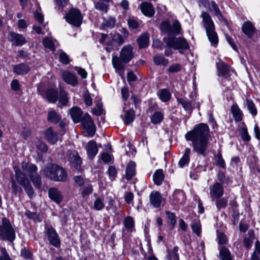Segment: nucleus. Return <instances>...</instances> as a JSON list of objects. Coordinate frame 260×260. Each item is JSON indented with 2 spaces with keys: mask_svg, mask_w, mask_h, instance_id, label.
I'll return each instance as SVG.
<instances>
[{
  "mask_svg": "<svg viewBox=\"0 0 260 260\" xmlns=\"http://www.w3.org/2000/svg\"><path fill=\"white\" fill-rule=\"evenodd\" d=\"M67 154L68 161L73 167L78 168L80 166L82 160L77 151L69 150L67 152Z\"/></svg>",
  "mask_w": 260,
  "mask_h": 260,
  "instance_id": "f8f14e48",
  "label": "nucleus"
},
{
  "mask_svg": "<svg viewBox=\"0 0 260 260\" xmlns=\"http://www.w3.org/2000/svg\"><path fill=\"white\" fill-rule=\"evenodd\" d=\"M181 70V66L178 63H175L171 66L168 69L170 73L178 72Z\"/></svg>",
  "mask_w": 260,
  "mask_h": 260,
  "instance_id": "0e129e2a",
  "label": "nucleus"
},
{
  "mask_svg": "<svg viewBox=\"0 0 260 260\" xmlns=\"http://www.w3.org/2000/svg\"><path fill=\"white\" fill-rule=\"evenodd\" d=\"M45 137L48 142L52 144H55L58 140V134L54 132L53 129L51 127L46 129Z\"/></svg>",
  "mask_w": 260,
  "mask_h": 260,
  "instance_id": "aec40b11",
  "label": "nucleus"
},
{
  "mask_svg": "<svg viewBox=\"0 0 260 260\" xmlns=\"http://www.w3.org/2000/svg\"><path fill=\"white\" fill-rule=\"evenodd\" d=\"M13 70L16 74L23 75L27 74L30 70V68L24 63H21L14 65Z\"/></svg>",
  "mask_w": 260,
  "mask_h": 260,
  "instance_id": "a211bd4d",
  "label": "nucleus"
},
{
  "mask_svg": "<svg viewBox=\"0 0 260 260\" xmlns=\"http://www.w3.org/2000/svg\"><path fill=\"white\" fill-rule=\"evenodd\" d=\"M231 111L236 122L241 121L243 119V113L236 103L232 105Z\"/></svg>",
  "mask_w": 260,
  "mask_h": 260,
  "instance_id": "b1692460",
  "label": "nucleus"
},
{
  "mask_svg": "<svg viewBox=\"0 0 260 260\" xmlns=\"http://www.w3.org/2000/svg\"><path fill=\"white\" fill-rule=\"evenodd\" d=\"M215 161L216 162V165L220 167L225 169V164L224 159H223L221 153H218L215 156Z\"/></svg>",
  "mask_w": 260,
  "mask_h": 260,
  "instance_id": "3c124183",
  "label": "nucleus"
},
{
  "mask_svg": "<svg viewBox=\"0 0 260 260\" xmlns=\"http://www.w3.org/2000/svg\"><path fill=\"white\" fill-rule=\"evenodd\" d=\"M48 194L49 198L58 204H60L62 200V196L61 193L55 188L49 189Z\"/></svg>",
  "mask_w": 260,
  "mask_h": 260,
  "instance_id": "6ab92c4d",
  "label": "nucleus"
},
{
  "mask_svg": "<svg viewBox=\"0 0 260 260\" xmlns=\"http://www.w3.org/2000/svg\"><path fill=\"white\" fill-rule=\"evenodd\" d=\"M108 173L110 179L111 180H114L117 174V170L115 167L114 166L109 167L108 170Z\"/></svg>",
  "mask_w": 260,
  "mask_h": 260,
  "instance_id": "052dcab7",
  "label": "nucleus"
},
{
  "mask_svg": "<svg viewBox=\"0 0 260 260\" xmlns=\"http://www.w3.org/2000/svg\"><path fill=\"white\" fill-rule=\"evenodd\" d=\"M190 149L186 148L185 150L184 153L182 157L180 158L178 162V165L180 168H183L185 165L188 164L190 157Z\"/></svg>",
  "mask_w": 260,
  "mask_h": 260,
  "instance_id": "c756f323",
  "label": "nucleus"
},
{
  "mask_svg": "<svg viewBox=\"0 0 260 260\" xmlns=\"http://www.w3.org/2000/svg\"><path fill=\"white\" fill-rule=\"evenodd\" d=\"M219 256L220 260H233L231 252L227 247L222 246L219 248Z\"/></svg>",
  "mask_w": 260,
  "mask_h": 260,
  "instance_id": "393cba45",
  "label": "nucleus"
},
{
  "mask_svg": "<svg viewBox=\"0 0 260 260\" xmlns=\"http://www.w3.org/2000/svg\"><path fill=\"white\" fill-rule=\"evenodd\" d=\"M164 177L162 170L158 169L156 170L153 176V181L155 184L157 185L161 184L162 181L164 179Z\"/></svg>",
  "mask_w": 260,
  "mask_h": 260,
  "instance_id": "473e14b6",
  "label": "nucleus"
},
{
  "mask_svg": "<svg viewBox=\"0 0 260 260\" xmlns=\"http://www.w3.org/2000/svg\"><path fill=\"white\" fill-rule=\"evenodd\" d=\"M242 31L249 38H251L255 31V28L250 22H245L242 26Z\"/></svg>",
  "mask_w": 260,
  "mask_h": 260,
  "instance_id": "bb28decb",
  "label": "nucleus"
},
{
  "mask_svg": "<svg viewBox=\"0 0 260 260\" xmlns=\"http://www.w3.org/2000/svg\"><path fill=\"white\" fill-rule=\"evenodd\" d=\"M245 105L249 112L252 116H255L257 114V109L253 102L250 100L246 99Z\"/></svg>",
  "mask_w": 260,
  "mask_h": 260,
  "instance_id": "37998d69",
  "label": "nucleus"
},
{
  "mask_svg": "<svg viewBox=\"0 0 260 260\" xmlns=\"http://www.w3.org/2000/svg\"><path fill=\"white\" fill-rule=\"evenodd\" d=\"M65 19L69 23L79 27L82 23L83 16L78 9L72 8L66 14Z\"/></svg>",
  "mask_w": 260,
  "mask_h": 260,
  "instance_id": "6e6552de",
  "label": "nucleus"
},
{
  "mask_svg": "<svg viewBox=\"0 0 260 260\" xmlns=\"http://www.w3.org/2000/svg\"><path fill=\"white\" fill-rule=\"evenodd\" d=\"M141 12L148 17H152L155 13L154 9L152 5L148 2H145L141 3L140 6Z\"/></svg>",
  "mask_w": 260,
  "mask_h": 260,
  "instance_id": "2eb2a0df",
  "label": "nucleus"
},
{
  "mask_svg": "<svg viewBox=\"0 0 260 260\" xmlns=\"http://www.w3.org/2000/svg\"><path fill=\"white\" fill-rule=\"evenodd\" d=\"M1 252L2 255L0 256V260H12L5 248H1Z\"/></svg>",
  "mask_w": 260,
  "mask_h": 260,
  "instance_id": "338daca9",
  "label": "nucleus"
},
{
  "mask_svg": "<svg viewBox=\"0 0 260 260\" xmlns=\"http://www.w3.org/2000/svg\"><path fill=\"white\" fill-rule=\"evenodd\" d=\"M114 43L120 46L124 43V39L121 35L115 34L112 37V41L107 43L108 45H113Z\"/></svg>",
  "mask_w": 260,
  "mask_h": 260,
  "instance_id": "58836bf2",
  "label": "nucleus"
},
{
  "mask_svg": "<svg viewBox=\"0 0 260 260\" xmlns=\"http://www.w3.org/2000/svg\"><path fill=\"white\" fill-rule=\"evenodd\" d=\"M166 214L170 221L171 224L172 225V227L174 228L176 223L177 220L175 214L169 211H166Z\"/></svg>",
  "mask_w": 260,
  "mask_h": 260,
  "instance_id": "603ef678",
  "label": "nucleus"
},
{
  "mask_svg": "<svg viewBox=\"0 0 260 260\" xmlns=\"http://www.w3.org/2000/svg\"><path fill=\"white\" fill-rule=\"evenodd\" d=\"M94 207L97 210H102L104 207V204L101 199L97 198L95 200L94 203Z\"/></svg>",
  "mask_w": 260,
  "mask_h": 260,
  "instance_id": "774afa93",
  "label": "nucleus"
},
{
  "mask_svg": "<svg viewBox=\"0 0 260 260\" xmlns=\"http://www.w3.org/2000/svg\"><path fill=\"white\" fill-rule=\"evenodd\" d=\"M92 191L93 189L92 185L89 184H87L83 187V190L81 192V195L83 197H84L91 194L92 192Z\"/></svg>",
  "mask_w": 260,
  "mask_h": 260,
  "instance_id": "6e6d98bb",
  "label": "nucleus"
},
{
  "mask_svg": "<svg viewBox=\"0 0 260 260\" xmlns=\"http://www.w3.org/2000/svg\"><path fill=\"white\" fill-rule=\"evenodd\" d=\"M192 231L198 236L200 237L201 234V224L199 219H196L193 221L191 225Z\"/></svg>",
  "mask_w": 260,
  "mask_h": 260,
  "instance_id": "ea45409f",
  "label": "nucleus"
},
{
  "mask_svg": "<svg viewBox=\"0 0 260 260\" xmlns=\"http://www.w3.org/2000/svg\"><path fill=\"white\" fill-rule=\"evenodd\" d=\"M58 99L62 106H66L69 102L67 93L63 90H60Z\"/></svg>",
  "mask_w": 260,
  "mask_h": 260,
  "instance_id": "a18cd8bd",
  "label": "nucleus"
},
{
  "mask_svg": "<svg viewBox=\"0 0 260 260\" xmlns=\"http://www.w3.org/2000/svg\"><path fill=\"white\" fill-rule=\"evenodd\" d=\"M115 19L114 18H109L108 19L104 21V25L105 26L112 28L115 24Z\"/></svg>",
  "mask_w": 260,
  "mask_h": 260,
  "instance_id": "69168bd1",
  "label": "nucleus"
},
{
  "mask_svg": "<svg viewBox=\"0 0 260 260\" xmlns=\"http://www.w3.org/2000/svg\"><path fill=\"white\" fill-rule=\"evenodd\" d=\"M25 191H26L27 195L30 197H32V196L34 195V192L33 188L30 184V181L28 183H27L25 185L22 186Z\"/></svg>",
  "mask_w": 260,
  "mask_h": 260,
  "instance_id": "5fc2aeb1",
  "label": "nucleus"
},
{
  "mask_svg": "<svg viewBox=\"0 0 260 260\" xmlns=\"http://www.w3.org/2000/svg\"><path fill=\"white\" fill-rule=\"evenodd\" d=\"M83 98L84 102L87 106H90L92 105V100L88 91H86L84 93Z\"/></svg>",
  "mask_w": 260,
  "mask_h": 260,
  "instance_id": "680f3d73",
  "label": "nucleus"
},
{
  "mask_svg": "<svg viewBox=\"0 0 260 260\" xmlns=\"http://www.w3.org/2000/svg\"><path fill=\"white\" fill-rule=\"evenodd\" d=\"M63 80L68 84L75 86L78 84V79L72 73L66 71L62 74Z\"/></svg>",
  "mask_w": 260,
  "mask_h": 260,
  "instance_id": "4be33fe9",
  "label": "nucleus"
},
{
  "mask_svg": "<svg viewBox=\"0 0 260 260\" xmlns=\"http://www.w3.org/2000/svg\"><path fill=\"white\" fill-rule=\"evenodd\" d=\"M10 35L12 38L11 41L16 46H22L26 42L25 38L22 35L11 32Z\"/></svg>",
  "mask_w": 260,
  "mask_h": 260,
  "instance_id": "5701e85b",
  "label": "nucleus"
},
{
  "mask_svg": "<svg viewBox=\"0 0 260 260\" xmlns=\"http://www.w3.org/2000/svg\"><path fill=\"white\" fill-rule=\"evenodd\" d=\"M250 260H260V242L257 241L254 245V250L251 254Z\"/></svg>",
  "mask_w": 260,
  "mask_h": 260,
  "instance_id": "e433bc0d",
  "label": "nucleus"
},
{
  "mask_svg": "<svg viewBox=\"0 0 260 260\" xmlns=\"http://www.w3.org/2000/svg\"><path fill=\"white\" fill-rule=\"evenodd\" d=\"M44 172L47 177L56 181H64L67 177L64 170L56 164L48 165L44 170Z\"/></svg>",
  "mask_w": 260,
  "mask_h": 260,
  "instance_id": "39448f33",
  "label": "nucleus"
},
{
  "mask_svg": "<svg viewBox=\"0 0 260 260\" xmlns=\"http://www.w3.org/2000/svg\"><path fill=\"white\" fill-rule=\"evenodd\" d=\"M14 170L15 173L16 179L18 183L23 186L29 182L28 179L26 177L25 174L22 173L18 167H14Z\"/></svg>",
  "mask_w": 260,
  "mask_h": 260,
  "instance_id": "dca6fc26",
  "label": "nucleus"
},
{
  "mask_svg": "<svg viewBox=\"0 0 260 260\" xmlns=\"http://www.w3.org/2000/svg\"><path fill=\"white\" fill-rule=\"evenodd\" d=\"M15 232L9 219L4 217L0 224V238L13 242L15 239Z\"/></svg>",
  "mask_w": 260,
  "mask_h": 260,
  "instance_id": "423d86ee",
  "label": "nucleus"
},
{
  "mask_svg": "<svg viewBox=\"0 0 260 260\" xmlns=\"http://www.w3.org/2000/svg\"><path fill=\"white\" fill-rule=\"evenodd\" d=\"M70 114L73 120L76 123L80 121L83 112L81 109L78 107H74L70 110Z\"/></svg>",
  "mask_w": 260,
  "mask_h": 260,
  "instance_id": "412c9836",
  "label": "nucleus"
},
{
  "mask_svg": "<svg viewBox=\"0 0 260 260\" xmlns=\"http://www.w3.org/2000/svg\"><path fill=\"white\" fill-rule=\"evenodd\" d=\"M216 66L219 76H225L228 73L230 66L227 63L219 60V62L216 63Z\"/></svg>",
  "mask_w": 260,
  "mask_h": 260,
  "instance_id": "cd10ccee",
  "label": "nucleus"
},
{
  "mask_svg": "<svg viewBox=\"0 0 260 260\" xmlns=\"http://www.w3.org/2000/svg\"><path fill=\"white\" fill-rule=\"evenodd\" d=\"M135 117V111L132 109L128 110L126 111L123 118V122L125 124L128 125L134 121Z\"/></svg>",
  "mask_w": 260,
  "mask_h": 260,
  "instance_id": "72a5a7b5",
  "label": "nucleus"
},
{
  "mask_svg": "<svg viewBox=\"0 0 260 260\" xmlns=\"http://www.w3.org/2000/svg\"><path fill=\"white\" fill-rule=\"evenodd\" d=\"M178 102L181 104L183 108L186 110V111H190L192 109V106L191 104L189 101H187L185 100H184L182 98H178L177 99Z\"/></svg>",
  "mask_w": 260,
  "mask_h": 260,
  "instance_id": "49530a36",
  "label": "nucleus"
},
{
  "mask_svg": "<svg viewBox=\"0 0 260 260\" xmlns=\"http://www.w3.org/2000/svg\"><path fill=\"white\" fill-rule=\"evenodd\" d=\"M158 95L163 102H166L171 99V93L168 89L165 88L159 90Z\"/></svg>",
  "mask_w": 260,
  "mask_h": 260,
  "instance_id": "f704fd0d",
  "label": "nucleus"
},
{
  "mask_svg": "<svg viewBox=\"0 0 260 260\" xmlns=\"http://www.w3.org/2000/svg\"><path fill=\"white\" fill-rule=\"evenodd\" d=\"M123 224L125 229L128 232H132L134 228V221L131 216H127L125 218Z\"/></svg>",
  "mask_w": 260,
  "mask_h": 260,
  "instance_id": "a19ab883",
  "label": "nucleus"
},
{
  "mask_svg": "<svg viewBox=\"0 0 260 260\" xmlns=\"http://www.w3.org/2000/svg\"><path fill=\"white\" fill-rule=\"evenodd\" d=\"M60 61L63 64H67L70 62L69 57L64 52L60 51L59 54Z\"/></svg>",
  "mask_w": 260,
  "mask_h": 260,
  "instance_id": "4d7b16f0",
  "label": "nucleus"
},
{
  "mask_svg": "<svg viewBox=\"0 0 260 260\" xmlns=\"http://www.w3.org/2000/svg\"><path fill=\"white\" fill-rule=\"evenodd\" d=\"M149 42V36L147 34H142L137 40L140 48L146 47Z\"/></svg>",
  "mask_w": 260,
  "mask_h": 260,
  "instance_id": "c9c22d12",
  "label": "nucleus"
},
{
  "mask_svg": "<svg viewBox=\"0 0 260 260\" xmlns=\"http://www.w3.org/2000/svg\"><path fill=\"white\" fill-rule=\"evenodd\" d=\"M178 247L175 246L173 249L168 252L167 258L168 260H179V255L177 253Z\"/></svg>",
  "mask_w": 260,
  "mask_h": 260,
  "instance_id": "c03bdc74",
  "label": "nucleus"
},
{
  "mask_svg": "<svg viewBox=\"0 0 260 260\" xmlns=\"http://www.w3.org/2000/svg\"><path fill=\"white\" fill-rule=\"evenodd\" d=\"M218 243L219 245L225 244L228 240L226 236L223 233H219L217 235Z\"/></svg>",
  "mask_w": 260,
  "mask_h": 260,
  "instance_id": "bf43d9fd",
  "label": "nucleus"
},
{
  "mask_svg": "<svg viewBox=\"0 0 260 260\" xmlns=\"http://www.w3.org/2000/svg\"><path fill=\"white\" fill-rule=\"evenodd\" d=\"M188 141H191L193 151L197 154L206 155L209 146V128L204 123L197 125L192 130L188 132L185 136Z\"/></svg>",
  "mask_w": 260,
  "mask_h": 260,
  "instance_id": "f03ea898",
  "label": "nucleus"
},
{
  "mask_svg": "<svg viewBox=\"0 0 260 260\" xmlns=\"http://www.w3.org/2000/svg\"><path fill=\"white\" fill-rule=\"evenodd\" d=\"M11 187L12 188V192L16 195L18 193H21L22 192V188L17 185L15 180L12 178L11 179Z\"/></svg>",
  "mask_w": 260,
  "mask_h": 260,
  "instance_id": "09e8293b",
  "label": "nucleus"
},
{
  "mask_svg": "<svg viewBox=\"0 0 260 260\" xmlns=\"http://www.w3.org/2000/svg\"><path fill=\"white\" fill-rule=\"evenodd\" d=\"M228 203V199L225 198H220V199H217V200L215 201V205L217 207V208L218 210L221 209V208L224 209Z\"/></svg>",
  "mask_w": 260,
  "mask_h": 260,
  "instance_id": "de8ad7c7",
  "label": "nucleus"
},
{
  "mask_svg": "<svg viewBox=\"0 0 260 260\" xmlns=\"http://www.w3.org/2000/svg\"><path fill=\"white\" fill-rule=\"evenodd\" d=\"M45 238L49 244L55 247L58 248L60 246L59 237L56 230L51 225H46L44 232Z\"/></svg>",
  "mask_w": 260,
  "mask_h": 260,
  "instance_id": "0eeeda50",
  "label": "nucleus"
},
{
  "mask_svg": "<svg viewBox=\"0 0 260 260\" xmlns=\"http://www.w3.org/2000/svg\"><path fill=\"white\" fill-rule=\"evenodd\" d=\"M121 93L123 100L126 101L129 96L128 88L126 86L122 87L121 89Z\"/></svg>",
  "mask_w": 260,
  "mask_h": 260,
  "instance_id": "e2e57ef3",
  "label": "nucleus"
},
{
  "mask_svg": "<svg viewBox=\"0 0 260 260\" xmlns=\"http://www.w3.org/2000/svg\"><path fill=\"white\" fill-rule=\"evenodd\" d=\"M134 194L131 191H126L124 193V198L125 202L128 204H131L134 199Z\"/></svg>",
  "mask_w": 260,
  "mask_h": 260,
  "instance_id": "13d9d810",
  "label": "nucleus"
},
{
  "mask_svg": "<svg viewBox=\"0 0 260 260\" xmlns=\"http://www.w3.org/2000/svg\"><path fill=\"white\" fill-rule=\"evenodd\" d=\"M83 128L86 129L87 135L92 137L95 133V126L90 116L86 113L82 118L80 121Z\"/></svg>",
  "mask_w": 260,
  "mask_h": 260,
  "instance_id": "1a4fd4ad",
  "label": "nucleus"
},
{
  "mask_svg": "<svg viewBox=\"0 0 260 260\" xmlns=\"http://www.w3.org/2000/svg\"><path fill=\"white\" fill-rule=\"evenodd\" d=\"M160 28L161 31L168 35L163 39L166 46L178 50L181 54H183L184 50L189 49V45L185 39L173 37L179 35L181 29V24L178 20H175L172 25L167 21H163L160 24Z\"/></svg>",
  "mask_w": 260,
  "mask_h": 260,
  "instance_id": "f257e3e1",
  "label": "nucleus"
},
{
  "mask_svg": "<svg viewBox=\"0 0 260 260\" xmlns=\"http://www.w3.org/2000/svg\"><path fill=\"white\" fill-rule=\"evenodd\" d=\"M61 118V116L59 114L54 110L48 111L47 115L48 121L56 124L60 120Z\"/></svg>",
  "mask_w": 260,
  "mask_h": 260,
  "instance_id": "c85d7f7f",
  "label": "nucleus"
},
{
  "mask_svg": "<svg viewBox=\"0 0 260 260\" xmlns=\"http://www.w3.org/2000/svg\"><path fill=\"white\" fill-rule=\"evenodd\" d=\"M209 189L210 196L213 201L220 198L223 194V187L220 183L216 182L210 185Z\"/></svg>",
  "mask_w": 260,
  "mask_h": 260,
  "instance_id": "9b49d317",
  "label": "nucleus"
},
{
  "mask_svg": "<svg viewBox=\"0 0 260 260\" xmlns=\"http://www.w3.org/2000/svg\"><path fill=\"white\" fill-rule=\"evenodd\" d=\"M202 23L206 29L208 39L212 45L216 46L218 42L217 35L215 31V26L210 15L206 12L201 14Z\"/></svg>",
  "mask_w": 260,
  "mask_h": 260,
  "instance_id": "20e7f679",
  "label": "nucleus"
},
{
  "mask_svg": "<svg viewBox=\"0 0 260 260\" xmlns=\"http://www.w3.org/2000/svg\"><path fill=\"white\" fill-rule=\"evenodd\" d=\"M85 148L89 158L93 159L98 152V148L96 142L93 140L89 141Z\"/></svg>",
  "mask_w": 260,
  "mask_h": 260,
  "instance_id": "4468645a",
  "label": "nucleus"
},
{
  "mask_svg": "<svg viewBox=\"0 0 260 260\" xmlns=\"http://www.w3.org/2000/svg\"><path fill=\"white\" fill-rule=\"evenodd\" d=\"M183 196L184 192L180 190H176L173 194V200H174L175 203H177L180 201V198H182Z\"/></svg>",
  "mask_w": 260,
  "mask_h": 260,
  "instance_id": "864d4df0",
  "label": "nucleus"
},
{
  "mask_svg": "<svg viewBox=\"0 0 260 260\" xmlns=\"http://www.w3.org/2000/svg\"><path fill=\"white\" fill-rule=\"evenodd\" d=\"M94 7L96 10L104 13H107L109 8L108 3H106L102 0L94 1Z\"/></svg>",
  "mask_w": 260,
  "mask_h": 260,
  "instance_id": "7c9ffc66",
  "label": "nucleus"
},
{
  "mask_svg": "<svg viewBox=\"0 0 260 260\" xmlns=\"http://www.w3.org/2000/svg\"><path fill=\"white\" fill-rule=\"evenodd\" d=\"M208 9L211 12H213L214 13V15L217 17H222L221 11H220L218 5L214 1H212L209 4Z\"/></svg>",
  "mask_w": 260,
  "mask_h": 260,
  "instance_id": "4c0bfd02",
  "label": "nucleus"
},
{
  "mask_svg": "<svg viewBox=\"0 0 260 260\" xmlns=\"http://www.w3.org/2000/svg\"><path fill=\"white\" fill-rule=\"evenodd\" d=\"M163 119L164 113L162 111H155L150 117L151 122L154 124L160 123Z\"/></svg>",
  "mask_w": 260,
  "mask_h": 260,
  "instance_id": "2f4dec72",
  "label": "nucleus"
},
{
  "mask_svg": "<svg viewBox=\"0 0 260 260\" xmlns=\"http://www.w3.org/2000/svg\"><path fill=\"white\" fill-rule=\"evenodd\" d=\"M133 50L134 48L132 45H125L121 49L119 56L113 55L112 65L117 71H124V64L129 62L134 57Z\"/></svg>",
  "mask_w": 260,
  "mask_h": 260,
  "instance_id": "7ed1b4c3",
  "label": "nucleus"
},
{
  "mask_svg": "<svg viewBox=\"0 0 260 260\" xmlns=\"http://www.w3.org/2000/svg\"><path fill=\"white\" fill-rule=\"evenodd\" d=\"M150 204L154 208H157L160 206L162 197L161 194L157 191H152L149 195Z\"/></svg>",
  "mask_w": 260,
  "mask_h": 260,
  "instance_id": "ddd939ff",
  "label": "nucleus"
},
{
  "mask_svg": "<svg viewBox=\"0 0 260 260\" xmlns=\"http://www.w3.org/2000/svg\"><path fill=\"white\" fill-rule=\"evenodd\" d=\"M153 61L156 66H163L166 67L169 63V60L162 56L156 55L153 58Z\"/></svg>",
  "mask_w": 260,
  "mask_h": 260,
  "instance_id": "79ce46f5",
  "label": "nucleus"
},
{
  "mask_svg": "<svg viewBox=\"0 0 260 260\" xmlns=\"http://www.w3.org/2000/svg\"><path fill=\"white\" fill-rule=\"evenodd\" d=\"M43 43L44 46L46 48H48L53 51H54L55 50V48L54 47V44L53 41L48 38H44L43 39Z\"/></svg>",
  "mask_w": 260,
  "mask_h": 260,
  "instance_id": "8fccbe9b",
  "label": "nucleus"
},
{
  "mask_svg": "<svg viewBox=\"0 0 260 260\" xmlns=\"http://www.w3.org/2000/svg\"><path fill=\"white\" fill-rule=\"evenodd\" d=\"M37 167L35 165H30L28 168L27 174L34 185L37 188H40L42 185L40 176L36 173Z\"/></svg>",
  "mask_w": 260,
  "mask_h": 260,
  "instance_id": "9d476101",
  "label": "nucleus"
},
{
  "mask_svg": "<svg viewBox=\"0 0 260 260\" xmlns=\"http://www.w3.org/2000/svg\"><path fill=\"white\" fill-rule=\"evenodd\" d=\"M44 98L46 99L50 103H55L58 100V91L54 89L50 88L46 91L44 94H42Z\"/></svg>",
  "mask_w": 260,
  "mask_h": 260,
  "instance_id": "f3484780",
  "label": "nucleus"
},
{
  "mask_svg": "<svg viewBox=\"0 0 260 260\" xmlns=\"http://www.w3.org/2000/svg\"><path fill=\"white\" fill-rule=\"evenodd\" d=\"M136 164L134 161H130L127 164L126 169L125 178L127 180H131L136 173Z\"/></svg>",
  "mask_w": 260,
  "mask_h": 260,
  "instance_id": "a878e982",
  "label": "nucleus"
}]
</instances>
